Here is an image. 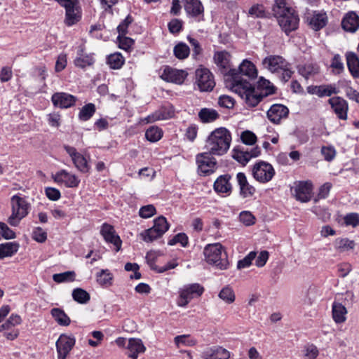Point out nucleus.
I'll use <instances>...</instances> for the list:
<instances>
[{"label":"nucleus","mask_w":359,"mask_h":359,"mask_svg":"<svg viewBox=\"0 0 359 359\" xmlns=\"http://www.w3.org/2000/svg\"><path fill=\"white\" fill-rule=\"evenodd\" d=\"M262 110H266V112H289L287 107L280 104H274L271 106L265 104Z\"/></svg>","instance_id":"6e6d98bb"},{"label":"nucleus","mask_w":359,"mask_h":359,"mask_svg":"<svg viewBox=\"0 0 359 359\" xmlns=\"http://www.w3.org/2000/svg\"><path fill=\"white\" fill-rule=\"evenodd\" d=\"M331 188L332 184L330 182H326L323 184L319 189L317 196L314 198V202L317 203L320 199L326 198L329 195Z\"/></svg>","instance_id":"5fc2aeb1"},{"label":"nucleus","mask_w":359,"mask_h":359,"mask_svg":"<svg viewBox=\"0 0 359 359\" xmlns=\"http://www.w3.org/2000/svg\"><path fill=\"white\" fill-rule=\"evenodd\" d=\"M319 354L318 348L313 344L308 345L304 349V356L307 359H316Z\"/></svg>","instance_id":"052dcab7"},{"label":"nucleus","mask_w":359,"mask_h":359,"mask_svg":"<svg viewBox=\"0 0 359 359\" xmlns=\"http://www.w3.org/2000/svg\"><path fill=\"white\" fill-rule=\"evenodd\" d=\"M236 72L242 79H245L243 76L248 77V79H252L257 76V70L255 65L248 60H244L238 69H236Z\"/></svg>","instance_id":"bb28decb"},{"label":"nucleus","mask_w":359,"mask_h":359,"mask_svg":"<svg viewBox=\"0 0 359 359\" xmlns=\"http://www.w3.org/2000/svg\"><path fill=\"white\" fill-rule=\"evenodd\" d=\"M218 296L221 299H222L228 304H232L236 299L234 291L229 286H226L222 288Z\"/></svg>","instance_id":"79ce46f5"},{"label":"nucleus","mask_w":359,"mask_h":359,"mask_svg":"<svg viewBox=\"0 0 359 359\" xmlns=\"http://www.w3.org/2000/svg\"><path fill=\"white\" fill-rule=\"evenodd\" d=\"M299 72L306 79H309L318 74L319 67L316 64H305L299 67Z\"/></svg>","instance_id":"4c0bfd02"},{"label":"nucleus","mask_w":359,"mask_h":359,"mask_svg":"<svg viewBox=\"0 0 359 359\" xmlns=\"http://www.w3.org/2000/svg\"><path fill=\"white\" fill-rule=\"evenodd\" d=\"M231 176L229 175H221L214 183V189L217 193L230 194L231 184L229 182Z\"/></svg>","instance_id":"c85d7f7f"},{"label":"nucleus","mask_w":359,"mask_h":359,"mask_svg":"<svg viewBox=\"0 0 359 359\" xmlns=\"http://www.w3.org/2000/svg\"><path fill=\"white\" fill-rule=\"evenodd\" d=\"M163 136V132L161 129L158 127L151 126L149 128L146 133L145 137L147 140L151 142L158 141Z\"/></svg>","instance_id":"37998d69"},{"label":"nucleus","mask_w":359,"mask_h":359,"mask_svg":"<svg viewBox=\"0 0 359 359\" xmlns=\"http://www.w3.org/2000/svg\"><path fill=\"white\" fill-rule=\"evenodd\" d=\"M72 297L80 304H86L90 300V294L81 288L74 289L72 292Z\"/></svg>","instance_id":"a18cd8bd"},{"label":"nucleus","mask_w":359,"mask_h":359,"mask_svg":"<svg viewBox=\"0 0 359 359\" xmlns=\"http://www.w3.org/2000/svg\"><path fill=\"white\" fill-rule=\"evenodd\" d=\"M312 184L309 182H299L294 187V194L297 200L306 203L311 200Z\"/></svg>","instance_id":"f3484780"},{"label":"nucleus","mask_w":359,"mask_h":359,"mask_svg":"<svg viewBox=\"0 0 359 359\" xmlns=\"http://www.w3.org/2000/svg\"><path fill=\"white\" fill-rule=\"evenodd\" d=\"M95 60L92 54L85 53L84 46L83 45L78 48L76 57L74 60V65L79 68H85L91 66Z\"/></svg>","instance_id":"393cba45"},{"label":"nucleus","mask_w":359,"mask_h":359,"mask_svg":"<svg viewBox=\"0 0 359 359\" xmlns=\"http://www.w3.org/2000/svg\"><path fill=\"white\" fill-rule=\"evenodd\" d=\"M203 292L204 287L198 283L184 285L179 291V297L177 301V306L180 307L186 306L192 299L201 296Z\"/></svg>","instance_id":"9d476101"},{"label":"nucleus","mask_w":359,"mask_h":359,"mask_svg":"<svg viewBox=\"0 0 359 359\" xmlns=\"http://www.w3.org/2000/svg\"><path fill=\"white\" fill-rule=\"evenodd\" d=\"M75 344V339L66 334H61L56 341L58 359H65Z\"/></svg>","instance_id":"4468645a"},{"label":"nucleus","mask_w":359,"mask_h":359,"mask_svg":"<svg viewBox=\"0 0 359 359\" xmlns=\"http://www.w3.org/2000/svg\"><path fill=\"white\" fill-rule=\"evenodd\" d=\"M208 151L198 154L196 156L198 171L200 175H208L215 172L217 168V161L210 157Z\"/></svg>","instance_id":"f8f14e48"},{"label":"nucleus","mask_w":359,"mask_h":359,"mask_svg":"<svg viewBox=\"0 0 359 359\" xmlns=\"http://www.w3.org/2000/svg\"><path fill=\"white\" fill-rule=\"evenodd\" d=\"M74 271H65L64 273H55L53 276L55 282L60 283L63 282L74 281L75 280Z\"/></svg>","instance_id":"49530a36"},{"label":"nucleus","mask_w":359,"mask_h":359,"mask_svg":"<svg viewBox=\"0 0 359 359\" xmlns=\"http://www.w3.org/2000/svg\"><path fill=\"white\" fill-rule=\"evenodd\" d=\"M96 280L101 286H110L112 284L113 275L108 269H102L97 273Z\"/></svg>","instance_id":"e433bc0d"},{"label":"nucleus","mask_w":359,"mask_h":359,"mask_svg":"<svg viewBox=\"0 0 359 359\" xmlns=\"http://www.w3.org/2000/svg\"><path fill=\"white\" fill-rule=\"evenodd\" d=\"M203 359H229L230 353L219 346L207 348L202 353Z\"/></svg>","instance_id":"b1692460"},{"label":"nucleus","mask_w":359,"mask_h":359,"mask_svg":"<svg viewBox=\"0 0 359 359\" xmlns=\"http://www.w3.org/2000/svg\"><path fill=\"white\" fill-rule=\"evenodd\" d=\"M174 114H151L146 117L144 119H142L140 123L142 124H147L151 122H154L158 120H165L173 117Z\"/></svg>","instance_id":"de8ad7c7"},{"label":"nucleus","mask_w":359,"mask_h":359,"mask_svg":"<svg viewBox=\"0 0 359 359\" xmlns=\"http://www.w3.org/2000/svg\"><path fill=\"white\" fill-rule=\"evenodd\" d=\"M11 204L12 214L8 217V222L11 226H16L19 224L21 219L28 215L30 205L25 198L20 197L18 195H14L11 197Z\"/></svg>","instance_id":"0eeeda50"},{"label":"nucleus","mask_w":359,"mask_h":359,"mask_svg":"<svg viewBox=\"0 0 359 359\" xmlns=\"http://www.w3.org/2000/svg\"><path fill=\"white\" fill-rule=\"evenodd\" d=\"M46 195L51 201H57L60 196V192L58 189L52 187L46 189Z\"/></svg>","instance_id":"774afa93"},{"label":"nucleus","mask_w":359,"mask_h":359,"mask_svg":"<svg viewBox=\"0 0 359 359\" xmlns=\"http://www.w3.org/2000/svg\"><path fill=\"white\" fill-rule=\"evenodd\" d=\"M64 149L67 153L70 156L75 167L82 172H88L90 170V166L88 164L86 158L74 147L69 145H65Z\"/></svg>","instance_id":"dca6fc26"},{"label":"nucleus","mask_w":359,"mask_h":359,"mask_svg":"<svg viewBox=\"0 0 359 359\" xmlns=\"http://www.w3.org/2000/svg\"><path fill=\"white\" fill-rule=\"evenodd\" d=\"M342 28L349 32H355L359 28V16L355 12H348L341 22Z\"/></svg>","instance_id":"a878e982"},{"label":"nucleus","mask_w":359,"mask_h":359,"mask_svg":"<svg viewBox=\"0 0 359 359\" xmlns=\"http://www.w3.org/2000/svg\"><path fill=\"white\" fill-rule=\"evenodd\" d=\"M334 248L339 252H344L355 248V242L346 238H338L334 241Z\"/></svg>","instance_id":"72a5a7b5"},{"label":"nucleus","mask_w":359,"mask_h":359,"mask_svg":"<svg viewBox=\"0 0 359 359\" xmlns=\"http://www.w3.org/2000/svg\"><path fill=\"white\" fill-rule=\"evenodd\" d=\"M50 313L60 325L67 326L70 324V318L61 309L53 308L51 309Z\"/></svg>","instance_id":"f704fd0d"},{"label":"nucleus","mask_w":359,"mask_h":359,"mask_svg":"<svg viewBox=\"0 0 359 359\" xmlns=\"http://www.w3.org/2000/svg\"><path fill=\"white\" fill-rule=\"evenodd\" d=\"M186 12L192 16H197L203 12V7L198 0H183Z\"/></svg>","instance_id":"2f4dec72"},{"label":"nucleus","mask_w":359,"mask_h":359,"mask_svg":"<svg viewBox=\"0 0 359 359\" xmlns=\"http://www.w3.org/2000/svg\"><path fill=\"white\" fill-rule=\"evenodd\" d=\"M262 65L271 73L280 74V78L283 82L287 81L293 74L290 64L279 55L266 57L262 61Z\"/></svg>","instance_id":"39448f33"},{"label":"nucleus","mask_w":359,"mask_h":359,"mask_svg":"<svg viewBox=\"0 0 359 359\" xmlns=\"http://www.w3.org/2000/svg\"><path fill=\"white\" fill-rule=\"evenodd\" d=\"M169 229L165 217L160 216L154 219V226L140 233L141 238L146 243H151L161 238Z\"/></svg>","instance_id":"6e6552de"},{"label":"nucleus","mask_w":359,"mask_h":359,"mask_svg":"<svg viewBox=\"0 0 359 359\" xmlns=\"http://www.w3.org/2000/svg\"><path fill=\"white\" fill-rule=\"evenodd\" d=\"M174 55L179 60H184L189 55L190 48L184 43L180 42L173 48Z\"/></svg>","instance_id":"ea45409f"},{"label":"nucleus","mask_w":359,"mask_h":359,"mask_svg":"<svg viewBox=\"0 0 359 359\" xmlns=\"http://www.w3.org/2000/svg\"><path fill=\"white\" fill-rule=\"evenodd\" d=\"M196 82L201 91H210L215 85L212 73L206 68L196 69Z\"/></svg>","instance_id":"ddd939ff"},{"label":"nucleus","mask_w":359,"mask_h":359,"mask_svg":"<svg viewBox=\"0 0 359 359\" xmlns=\"http://www.w3.org/2000/svg\"><path fill=\"white\" fill-rule=\"evenodd\" d=\"M239 220L245 226H252L255 223L256 218L250 211H242L239 215Z\"/></svg>","instance_id":"8fccbe9b"},{"label":"nucleus","mask_w":359,"mask_h":359,"mask_svg":"<svg viewBox=\"0 0 359 359\" xmlns=\"http://www.w3.org/2000/svg\"><path fill=\"white\" fill-rule=\"evenodd\" d=\"M133 19L130 15H128L126 19L118 26L117 30L118 34L126 35L129 25L132 22Z\"/></svg>","instance_id":"338daca9"},{"label":"nucleus","mask_w":359,"mask_h":359,"mask_svg":"<svg viewBox=\"0 0 359 359\" xmlns=\"http://www.w3.org/2000/svg\"><path fill=\"white\" fill-rule=\"evenodd\" d=\"M203 254L205 261L208 264H214L220 270L228 269L229 264L227 255L220 243H217L206 245Z\"/></svg>","instance_id":"423d86ee"},{"label":"nucleus","mask_w":359,"mask_h":359,"mask_svg":"<svg viewBox=\"0 0 359 359\" xmlns=\"http://www.w3.org/2000/svg\"><path fill=\"white\" fill-rule=\"evenodd\" d=\"M344 222L346 225L356 226L359 224V215L357 213H350L345 216Z\"/></svg>","instance_id":"69168bd1"},{"label":"nucleus","mask_w":359,"mask_h":359,"mask_svg":"<svg viewBox=\"0 0 359 359\" xmlns=\"http://www.w3.org/2000/svg\"><path fill=\"white\" fill-rule=\"evenodd\" d=\"M156 257V252L155 251H150L147 252L146 259L147 260L148 264L150 265L151 268L153 270H155L158 273H163L169 269H174L177 266V264L175 263H168L166 265L162 267H158L154 265L155 259Z\"/></svg>","instance_id":"7c9ffc66"},{"label":"nucleus","mask_w":359,"mask_h":359,"mask_svg":"<svg viewBox=\"0 0 359 359\" xmlns=\"http://www.w3.org/2000/svg\"><path fill=\"white\" fill-rule=\"evenodd\" d=\"M65 8V23L67 26H72L80 21L81 10L79 0H55Z\"/></svg>","instance_id":"1a4fd4ad"},{"label":"nucleus","mask_w":359,"mask_h":359,"mask_svg":"<svg viewBox=\"0 0 359 359\" xmlns=\"http://www.w3.org/2000/svg\"><path fill=\"white\" fill-rule=\"evenodd\" d=\"M248 14L252 18H263L267 17L268 13L262 4H257L249 9Z\"/></svg>","instance_id":"c03bdc74"},{"label":"nucleus","mask_w":359,"mask_h":359,"mask_svg":"<svg viewBox=\"0 0 359 359\" xmlns=\"http://www.w3.org/2000/svg\"><path fill=\"white\" fill-rule=\"evenodd\" d=\"M187 74L183 70L166 67L161 76L162 79L168 82L181 84L186 79Z\"/></svg>","instance_id":"5701e85b"},{"label":"nucleus","mask_w":359,"mask_h":359,"mask_svg":"<svg viewBox=\"0 0 359 359\" xmlns=\"http://www.w3.org/2000/svg\"><path fill=\"white\" fill-rule=\"evenodd\" d=\"M21 318L19 315L12 314L6 322L0 326V331L2 330H8L12 327L21 323Z\"/></svg>","instance_id":"09e8293b"},{"label":"nucleus","mask_w":359,"mask_h":359,"mask_svg":"<svg viewBox=\"0 0 359 359\" xmlns=\"http://www.w3.org/2000/svg\"><path fill=\"white\" fill-rule=\"evenodd\" d=\"M309 27L314 31H319L328 23V17L324 11H315L307 16Z\"/></svg>","instance_id":"2eb2a0df"},{"label":"nucleus","mask_w":359,"mask_h":359,"mask_svg":"<svg viewBox=\"0 0 359 359\" xmlns=\"http://www.w3.org/2000/svg\"><path fill=\"white\" fill-rule=\"evenodd\" d=\"M309 92L320 97H330L339 93V88L335 83L323 84L309 88Z\"/></svg>","instance_id":"4be33fe9"},{"label":"nucleus","mask_w":359,"mask_h":359,"mask_svg":"<svg viewBox=\"0 0 359 359\" xmlns=\"http://www.w3.org/2000/svg\"><path fill=\"white\" fill-rule=\"evenodd\" d=\"M214 60L224 75L226 87L233 92H239L242 79L236 69L231 68L230 54L226 51L216 52L214 55Z\"/></svg>","instance_id":"f03ea898"},{"label":"nucleus","mask_w":359,"mask_h":359,"mask_svg":"<svg viewBox=\"0 0 359 359\" xmlns=\"http://www.w3.org/2000/svg\"><path fill=\"white\" fill-rule=\"evenodd\" d=\"M0 233L6 239H13L15 237V232L6 224L0 222Z\"/></svg>","instance_id":"13d9d810"},{"label":"nucleus","mask_w":359,"mask_h":359,"mask_svg":"<svg viewBox=\"0 0 359 359\" xmlns=\"http://www.w3.org/2000/svg\"><path fill=\"white\" fill-rule=\"evenodd\" d=\"M273 12L286 34L297 29L299 21L298 15L287 6L285 0H276L273 6Z\"/></svg>","instance_id":"7ed1b4c3"},{"label":"nucleus","mask_w":359,"mask_h":359,"mask_svg":"<svg viewBox=\"0 0 359 359\" xmlns=\"http://www.w3.org/2000/svg\"><path fill=\"white\" fill-rule=\"evenodd\" d=\"M127 348L128 356L132 359H137L138 354L144 353L146 349L140 339L133 338L129 339Z\"/></svg>","instance_id":"cd10ccee"},{"label":"nucleus","mask_w":359,"mask_h":359,"mask_svg":"<svg viewBox=\"0 0 359 359\" xmlns=\"http://www.w3.org/2000/svg\"><path fill=\"white\" fill-rule=\"evenodd\" d=\"M346 62L351 74L354 78L359 77V57L353 52H348L346 55Z\"/></svg>","instance_id":"c756f323"},{"label":"nucleus","mask_w":359,"mask_h":359,"mask_svg":"<svg viewBox=\"0 0 359 359\" xmlns=\"http://www.w3.org/2000/svg\"><path fill=\"white\" fill-rule=\"evenodd\" d=\"M117 40L119 42V47L126 50L129 49L134 44V41L129 37L125 36V35L118 34Z\"/></svg>","instance_id":"bf43d9fd"},{"label":"nucleus","mask_w":359,"mask_h":359,"mask_svg":"<svg viewBox=\"0 0 359 359\" xmlns=\"http://www.w3.org/2000/svg\"><path fill=\"white\" fill-rule=\"evenodd\" d=\"M182 27V21L179 19H173L168 23V29L172 34L179 33Z\"/></svg>","instance_id":"e2e57ef3"},{"label":"nucleus","mask_w":359,"mask_h":359,"mask_svg":"<svg viewBox=\"0 0 359 359\" xmlns=\"http://www.w3.org/2000/svg\"><path fill=\"white\" fill-rule=\"evenodd\" d=\"M19 245L15 242H9L0 245V259L11 257L18 250Z\"/></svg>","instance_id":"c9c22d12"},{"label":"nucleus","mask_w":359,"mask_h":359,"mask_svg":"<svg viewBox=\"0 0 359 359\" xmlns=\"http://www.w3.org/2000/svg\"><path fill=\"white\" fill-rule=\"evenodd\" d=\"M53 180L57 183H62L67 187L75 188L80 183V180L75 175L68 172L66 170H61L55 173Z\"/></svg>","instance_id":"aec40b11"},{"label":"nucleus","mask_w":359,"mask_h":359,"mask_svg":"<svg viewBox=\"0 0 359 359\" xmlns=\"http://www.w3.org/2000/svg\"><path fill=\"white\" fill-rule=\"evenodd\" d=\"M241 139L242 142L246 145H253L257 140L256 135L250 130L242 132Z\"/></svg>","instance_id":"603ef678"},{"label":"nucleus","mask_w":359,"mask_h":359,"mask_svg":"<svg viewBox=\"0 0 359 359\" xmlns=\"http://www.w3.org/2000/svg\"><path fill=\"white\" fill-rule=\"evenodd\" d=\"M329 103L334 112H346L348 110L347 102L340 97H333L330 98Z\"/></svg>","instance_id":"58836bf2"},{"label":"nucleus","mask_w":359,"mask_h":359,"mask_svg":"<svg viewBox=\"0 0 359 359\" xmlns=\"http://www.w3.org/2000/svg\"><path fill=\"white\" fill-rule=\"evenodd\" d=\"M235 103V100L229 95H223L219 96L218 99V104L224 109H231Z\"/></svg>","instance_id":"3c124183"},{"label":"nucleus","mask_w":359,"mask_h":359,"mask_svg":"<svg viewBox=\"0 0 359 359\" xmlns=\"http://www.w3.org/2000/svg\"><path fill=\"white\" fill-rule=\"evenodd\" d=\"M256 255L255 252H250L243 259L238 262L237 268L241 269L250 266L252 260L256 258Z\"/></svg>","instance_id":"864d4df0"},{"label":"nucleus","mask_w":359,"mask_h":359,"mask_svg":"<svg viewBox=\"0 0 359 359\" xmlns=\"http://www.w3.org/2000/svg\"><path fill=\"white\" fill-rule=\"evenodd\" d=\"M32 238L39 243H43L47 238V233L42 228L36 227L33 231Z\"/></svg>","instance_id":"680f3d73"},{"label":"nucleus","mask_w":359,"mask_h":359,"mask_svg":"<svg viewBox=\"0 0 359 359\" xmlns=\"http://www.w3.org/2000/svg\"><path fill=\"white\" fill-rule=\"evenodd\" d=\"M156 213V208L153 205H147L140 209L139 215L142 218H149Z\"/></svg>","instance_id":"4d7b16f0"},{"label":"nucleus","mask_w":359,"mask_h":359,"mask_svg":"<svg viewBox=\"0 0 359 359\" xmlns=\"http://www.w3.org/2000/svg\"><path fill=\"white\" fill-rule=\"evenodd\" d=\"M54 106L60 109H67L75 104L76 97L64 92L55 93L52 95Z\"/></svg>","instance_id":"6ab92c4d"},{"label":"nucleus","mask_w":359,"mask_h":359,"mask_svg":"<svg viewBox=\"0 0 359 359\" xmlns=\"http://www.w3.org/2000/svg\"><path fill=\"white\" fill-rule=\"evenodd\" d=\"M239 92H235L245 99L246 104L255 107L264 97L274 94L276 88L269 80L260 77L257 88H254L248 79H242Z\"/></svg>","instance_id":"f257e3e1"},{"label":"nucleus","mask_w":359,"mask_h":359,"mask_svg":"<svg viewBox=\"0 0 359 359\" xmlns=\"http://www.w3.org/2000/svg\"><path fill=\"white\" fill-rule=\"evenodd\" d=\"M274 175L275 170L273 166L266 161H259L253 166L252 175L257 181L261 183L271 181Z\"/></svg>","instance_id":"9b49d317"},{"label":"nucleus","mask_w":359,"mask_h":359,"mask_svg":"<svg viewBox=\"0 0 359 359\" xmlns=\"http://www.w3.org/2000/svg\"><path fill=\"white\" fill-rule=\"evenodd\" d=\"M231 142V133L225 128H218L208 136L205 149L209 154L222 156L229 150Z\"/></svg>","instance_id":"20e7f679"},{"label":"nucleus","mask_w":359,"mask_h":359,"mask_svg":"<svg viewBox=\"0 0 359 359\" xmlns=\"http://www.w3.org/2000/svg\"><path fill=\"white\" fill-rule=\"evenodd\" d=\"M260 154L261 150L258 147L252 149L250 151H244L237 147L233 150L232 157L240 163L245 165L252 158L257 157Z\"/></svg>","instance_id":"a211bd4d"},{"label":"nucleus","mask_w":359,"mask_h":359,"mask_svg":"<svg viewBox=\"0 0 359 359\" xmlns=\"http://www.w3.org/2000/svg\"><path fill=\"white\" fill-rule=\"evenodd\" d=\"M100 233L107 243H111L115 246L116 252H118L121 250V240L115 233L114 229L111 225L104 223L102 226Z\"/></svg>","instance_id":"412c9836"},{"label":"nucleus","mask_w":359,"mask_h":359,"mask_svg":"<svg viewBox=\"0 0 359 359\" xmlns=\"http://www.w3.org/2000/svg\"><path fill=\"white\" fill-rule=\"evenodd\" d=\"M321 153L325 160L327 161L333 160L336 155V151L332 147H323L321 149Z\"/></svg>","instance_id":"0e129e2a"},{"label":"nucleus","mask_w":359,"mask_h":359,"mask_svg":"<svg viewBox=\"0 0 359 359\" xmlns=\"http://www.w3.org/2000/svg\"><path fill=\"white\" fill-rule=\"evenodd\" d=\"M107 64L111 69H120L124 64V58L121 53H114L107 58Z\"/></svg>","instance_id":"a19ab883"},{"label":"nucleus","mask_w":359,"mask_h":359,"mask_svg":"<svg viewBox=\"0 0 359 359\" xmlns=\"http://www.w3.org/2000/svg\"><path fill=\"white\" fill-rule=\"evenodd\" d=\"M347 310L341 303L334 302L332 304V318L335 323H342L345 322Z\"/></svg>","instance_id":"473e14b6"}]
</instances>
